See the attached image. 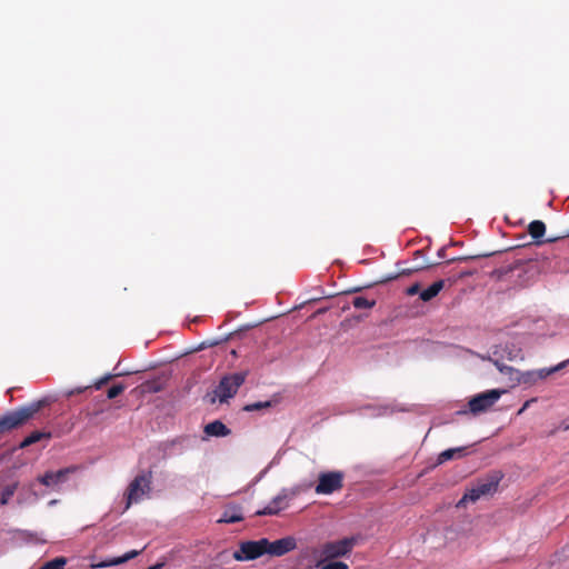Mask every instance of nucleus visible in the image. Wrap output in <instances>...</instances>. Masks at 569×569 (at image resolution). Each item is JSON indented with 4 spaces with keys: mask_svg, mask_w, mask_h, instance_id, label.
<instances>
[{
    "mask_svg": "<svg viewBox=\"0 0 569 569\" xmlns=\"http://www.w3.org/2000/svg\"><path fill=\"white\" fill-rule=\"evenodd\" d=\"M465 450H466L465 447L447 449L438 456V463H443V462L451 460L456 457H462L465 453Z\"/></svg>",
    "mask_w": 569,
    "mask_h": 569,
    "instance_id": "nucleus-17",
    "label": "nucleus"
},
{
    "mask_svg": "<svg viewBox=\"0 0 569 569\" xmlns=\"http://www.w3.org/2000/svg\"><path fill=\"white\" fill-rule=\"evenodd\" d=\"M46 405V400H39L28 406L20 407L0 417V433L17 429L34 417Z\"/></svg>",
    "mask_w": 569,
    "mask_h": 569,
    "instance_id": "nucleus-1",
    "label": "nucleus"
},
{
    "mask_svg": "<svg viewBox=\"0 0 569 569\" xmlns=\"http://www.w3.org/2000/svg\"><path fill=\"white\" fill-rule=\"evenodd\" d=\"M565 430H568L569 429V425L565 426L563 427Z\"/></svg>",
    "mask_w": 569,
    "mask_h": 569,
    "instance_id": "nucleus-35",
    "label": "nucleus"
},
{
    "mask_svg": "<svg viewBox=\"0 0 569 569\" xmlns=\"http://www.w3.org/2000/svg\"><path fill=\"white\" fill-rule=\"evenodd\" d=\"M143 551V549L141 550H131L127 553H124L122 557H118V558H113L109 561H107L106 563H102V565H99V567H107V566H117V565H121L123 562H127L133 558H136L137 556H139L141 552Z\"/></svg>",
    "mask_w": 569,
    "mask_h": 569,
    "instance_id": "nucleus-18",
    "label": "nucleus"
},
{
    "mask_svg": "<svg viewBox=\"0 0 569 569\" xmlns=\"http://www.w3.org/2000/svg\"><path fill=\"white\" fill-rule=\"evenodd\" d=\"M356 543L357 539L355 537H347L338 541L323 543L318 551H315V555H318L319 558L317 567H320L325 561L347 556L351 552Z\"/></svg>",
    "mask_w": 569,
    "mask_h": 569,
    "instance_id": "nucleus-4",
    "label": "nucleus"
},
{
    "mask_svg": "<svg viewBox=\"0 0 569 569\" xmlns=\"http://www.w3.org/2000/svg\"><path fill=\"white\" fill-rule=\"evenodd\" d=\"M189 441V437H177L170 441H167L163 443V449L166 452H171L174 447H180L181 449L184 448L186 443Z\"/></svg>",
    "mask_w": 569,
    "mask_h": 569,
    "instance_id": "nucleus-20",
    "label": "nucleus"
},
{
    "mask_svg": "<svg viewBox=\"0 0 569 569\" xmlns=\"http://www.w3.org/2000/svg\"><path fill=\"white\" fill-rule=\"evenodd\" d=\"M495 366L498 368V370L501 373H510L513 370L511 367L506 366V365L499 362L498 360H495Z\"/></svg>",
    "mask_w": 569,
    "mask_h": 569,
    "instance_id": "nucleus-29",
    "label": "nucleus"
},
{
    "mask_svg": "<svg viewBox=\"0 0 569 569\" xmlns=\"http://www.w3.org/2000/svg\"><path fill=\"white\" fill-rule=\"evenodd\" d=\"M17 488H18V483L8 485L3 488L2 492H1V498H0L1 506H4L9 502L11 497L14 495Z\"/></svg>",
    "mask_w": 569,
    "mask_h": 569,
    "instance_id": "nucleus-22",
    "label": "nucleus"
},
{
    "mask_svg": "<svg viewBox=\"0 0 569 569\" xmlns=\"http://www.w3.org/2000/svg\"><path fill=\"white\" fill-rule=\"evenodd\" d=\"M495 366L498 368V370L501 373H510L513 370L511 367L506 366V365L499 362L498 360H495Z\"/></svg>",
    "mask_w": 569,
    "mask_h": 569,
    "instance_id": "nucleus-30",
    "label": "nucleus"
},
{
    "mask_svg": "<svg viewBox=\"0 0 569 569\" xmlns=\"http://www.w3.org/2000/svg\"><path fill=\"white\" fill-rule=\"evenodd\" d=\"M88 388H89V387H83V388H78V389H76V390H71V391H69V392H68V396H73V395H76V393H81V392H83L84 390H87Z\"/></svg>",
    "mask_w": 569,
    "mask_h": 569,
    "instance_id": "nucleus-33",
    "label": "nucleus"
},
{
    "mask_svg": "<svg viewBox=\"0 0 569 569\" xmlns=\"http://www.w3.org/2000/svg\"><path fill=\"white\" fill-rule=\"evenodd\" d=\"M445 283H446V281L442 279L435 281L427 289H425L420 292V300L423 302L431 301L445 288Z\"/></svg>",
    "mask_w": 569,
    "mask_h": 569,
    "instance_id": "nucleus-15",
    "label": "nucleus"
},
{
    "mask_svg": "<svg viewBox=\"0 0 569 569\" xmlns=\"http://www.w3.org/2000/svg\"><path fill=\"white\" fill-rule=\"evenodd\" d=\"M116 376L117 375L107 373L103 377H101L98 381H96L92 387L96 390H99L102 388L103 385L108 383Z\"/></svg>",
    "mask_w": 569,
    "mask_h": 569,
    "instance_id": "nucleus-26",
    "label": "nucleus"
},
{
    "mask_svg": "<svg viewBox=\"0 0 569 569\" xmlns=\"http://www.w3.org/2000/svg\"><path fill=\"white\" fill-rule=\"evenodd\" d=\"M535 399L527 400L523 406L519 409L518 415H521L527 408H529L530 403L533 402Z\"/></svg>",
    "mask_w": 569,
    "mask_h": 569,
    "instance_id": "nucleus-31",
    "label": "nucleus"
},
{
    "mask_svg": "<svg viewBox=\"0 0 569 569\" xmlns=\"http://www.w3.org/2000/svg\"><path fill=\"white\" fill-rule=\"evenodd\" d=\"M469 257H456V258H451L447 261V263H452V262H456V261H466L468 260Z\"/></svg>",
    "mask_w": 569,
    "mask_h": 569,
    "instance_id": "nucleus-32",
    "label": "nucleus"
},
{
    "mask_svg": "<svg viewBox=\"0 0 569 569\" xmlns=\"http://www.w3.org/2000/svg\"><path fill=\"white\" fill-rule=\"evenodd\" d=\"M243 520L242 508L239 505L230 503L226 506L221 518L218 520L219 523H236Z\"/></svg>",
    "mask_w": 569,
    "mask_h": 569,
    "instance_id": "nucleus-12",
    "label": "nucleus"
},
{
    "mask_svg": "<svg viewBox=\"0 0 569 569\" xmlns=\"http://www.w3.org/2000/svg\"><path fill=\"white\" fill-rule=\"evenodd\" d=\"M437 254L440 259L446 258V247L440 248Z\"/></svg>",
    "mask_w": 569,
    "mask_h": 569,
    "instance_id": "nucleus-34",
    "label": "nucleus"
},
{
    "mask_svg": "<svg viewBox=\"0 0 569 569\" xmlns=\"http://www.w3.org/2000/svg\"><path fill=\"white\" fill-rule=\"evenodd\" d=\"M529 234L535 239L539 240L543 237L546 232V224L541 220H533L528 226ZM538 244L542 243L541 241H537Z\"/></svg>",
    "mask_w": 569,
    "mask_h": 569,
    "instance_id": "nucleus-16",
    "label": "nucleus"
},
{
    "mask_svg": "<svg viewBox=\"0 0 569 569\" xmlns=\"http://www.w3.org/2000/svg\"><path fill=\"white\" fill-rule=\"evenodd\" d=\"M126 389V386L122 383L113 385L111 388H109L107 392L108 399H114L119 395H121Z\"/></svg>",
    "mask_w": 569,
    "mask_h": 569,
    "instance_id": "nucleus-25",
    "label": "nucleus"
},
{
    "mask_svg": "<svg viewBox=\"0 0 569 569\" xmlns=\"http://www.w3.org/2000/svg\"><path fill=\"white\" fill-rule=\"evenodd\" d=\"M66 563L64 557H58L42 565L40 569H64Z\"/></svg>",
    "mask_w": 569,
    "mask_h": 569,
    "instance_id": "nucleus-23",
    "label": "nucleus"
},
{
    "mask_svg": "<svg viewBox=\"0 0 569 569\" xmlns=\"http://www.w3.org/2000/svg\"><path fill=\"white\" fill-rule=\"evenodd\" d=\"M421 286L419 282H415L412 283L411 286H409L407 289H406V293L408 296H416V295H419L420 296V292H421Z\"/></svg>",
    "mask_w": 569,
    "mask_h": 569,
    "instance_id": "nucleus-27",
    "label": "nucleus"
},
{
    "mask_svg": "<svg viewBox=\"0 0 569 569\" xmlns=\"http://www.w3.org/2000/svg\"><path fill=\"white\" fill-rule=\"evenodd\" d=\"M152 471L142 472L137 475L129 483L126 492L124 511L128 510L133 503H139L144 497L151 492Z\"/></svg>",
    "mask_w": 569,
    "mask_h": 569,
    "instance_id": "nucleus-3",
    "label": "nucleus"
},
{
    "mask_svg": "<svg viewBox=\"0 0 569 569\" xmlns=\"http://www.w3.org/2000/svg\"><path fill=\"white\" fill-rule=\"evenodd\" d=\"M266 548L268 549V555L281 557L295 550L297 548V541L296 538L291 536L278 539L276 541H269L267 539Z\"/></svg>",
    "mask_w": 569,
    "mask_h": 569,
    "instance_id": "nucleus-10",
    "label": "nucleus"
},
{
    "mask_svg": "<svg viewBox=\"0 0 569 569\" xmlns=\"http://www.w3.org/2000/svg\"><path fill=\"white\" fill-rule=\"evenodd\" d=\"M567 237H569V232L567 233Z\"/></svg>",
    "mask_w": 569,
    "mask_h": 569,
    "instance_id": "nucleus-36",
    "label": "nucleus"
},
{
    "mask_svg": "<svg viewBox=\"0 0 569 569\" xmlns=\"http://www.w3.org/2000/svg\"><path fill=\"white\" fill-rule=\"evenodd\" d=\"M295 491L282 489L263 509L256 511V516H273L288 507V502L293 498Z\"/></svg>",
    "mask_w": 569,
    "mask_h": 569,
    "instance_id": "nucleus-9",
    "label": "nucleus"
},
{
    "mask_svg": "<svg viewBox=\"0 0 569 569\" xmlns=\"http://www.w3.org/2000/svg\"><path fill=\"white\" fill-rule=\"evenodd\" d=\"M51 435L49 432H42V431H33L28 437L23 439V441L20 443V448H27L41 439L46 438L49 439Z\"/></svg>",
    "mask_w": 569,
    "mask_h": 569,
    "instance_id": "nucleus-19",
    "label": "nucleus"
},
{
    "mask_svg": "<svg viewBox=\"0 0 569 569\" xmlns=\"http://www.w3.org/2000/svg\"><path fill=\"white\" fill-rule=\"evenodd\" d=\"M321 569H348V565L341 561H336L322 566Z\"/></svg>",
    "mask_w": 569,
    "mask_h": 569,
    "instance_id": "nucleus-28",
    "label": "nucleus"
},
{
    "mask_svg": "<svg viewBox=\"0 0 569 569\" xmlns=\"http://www.w3.org/2000/svg\"><path fill=\"white\" fill-rule=\"evenodd\" d=\"M267 538L260 540H250L240 543L237 551L233 552L232 557L237 561L254 560L267 553Z\"/></svg>",
    "mask_w": 569,
    "mask_h": 569,
    "instance_id": "nucleus-8",
    "label": "nucleus"
},
{
    "mask_svg": "<svg viewBox=\"0 0 569 569\" xmlns=\"http://www.w3.org/2000/svg\"><path fill=\"white\" fill-rule=\"evenodd\" d=\"M352 305L356 309H371L376 306V300H369L366 297H355Z\"/></svg>",
    "mask_w": 569,
    "mask_h": 569,
    "instance_id": "nucleus-21",
    "label": "nucleus"
},
{
    "mask_svg": "<svg viewBox=\"0 0 569 569\" xmlns=\"http://www.w3.org/2000/svg\"><path fill=\"white\" fill-rule=\"evenodd\" d=\"M506 392V390L491 389L481 393H478L471 398L468 402V407L471 413L478 415L490 409Z\"/></svg>",
    "mask_w": 569,
    "mask_h": 569,
    "instance_id": "nucleus-7",
    "label": "nucleus"
},
{
    "mask_svg": "<svg viewBox=\"0 0 569 569\" xmlns=\"http://www.w3.org/2000/svg\"><path fill=\"white\" fill-rule=\"evenodd\" d=\"M204 433L210 437H227L231 430L220 420H214L204 427Z\"/></svg>",
    "mask_w": 569,
    "mask_h": 569,
    "instance_id": "nucleus-14",
    "label": "nucleus"
},
{
    "mask_svg": "<svg viewBox=\"0 0 569 569\" xmlns=\"http://www.w3.org/2000/svg\"><path fill=\"white\" fill-rule=\"evenodd\" d=\"M566 366V362H561L559 365H557L556 367H552L550 369H541L537 372H527V373H523L522 375V378L519 379V381H522V382H530V381H535L536 379H545L547 378L548 376H550L551 373L560 370L561 368H563Z\"/></svg>",
    "mask_w": 569,
    "mask_h": 569,
    "instance_id": "nucleus-13",
    "label": "nucleus"
},
{
    "mask_svg": "<svg viewBox=\"0 0 569 569\" xmlns=\"http://www.w3.org/2000/svg\"><path fill=\"white\" fill-rule=\"evenodd\" d=\"M500 480L501 477L496 475L479 480L475 486L466 491L462 498L458 501L457 507H465L468 502H476L481 497L493 495L498 489Z\"/></svg>",
    "mask_w": 569,
    "mask_h": 569,
    "instance_id": "nucleus-5",
    "label": "nucleus"
},
{
    "mask_svg": "<svg viewBox=\"0 0 569 569\" xmlns=\"http://www.w3.org/2000/svg\"><path fill=\"white\" fill-rule=\"evenodd\" d=\"M77 467H67L58 471H47L44 475L39 477V482L46 487H56L67 480L70 473H73Z\"/></svg>",
    "mask_w": 569,
    "mask_h": 569,
    "instance_id": "nucleus-11",
    "label": "nucleus"
},
{
    "mask_svg": "<svg viewBox=\"0 0 569 569\" xmlns=\"http://www.w3.org/2000/svg\"><path fill=\"white\" fill-rule=\"evenodd\" d=\"M247 377L248 371H239L224 375L212 391L210 402L214 403L216 400H219L220 403L228 402L237 395L239 388L244 383Z\"/></svg>",
    "mask_w": 569,
    "mask_h": 569,
    "instance_id": "nucleus-2",
    "label": "nucleus"
},
{
    "mask_svg": "<svg viewBox=\"0 0 569 569\" xmlns=\"http://www.w3.org/2000/svg\"><path fill=\"white\" fill-rule=\"evenodd\" d=\"M343 479L345 473L342 471L320 472L315 491L317 495H331L342 489Z\"/></svg>",
    "mask_w": 569,
    "mask_h": 569,
    "instance_id": "nucleus-6",
    "label": "nucleus"
},
{
    "mask_svg": "<svg viewBox=\"0 0 569 569\" xmlns=\"http://www.w3.org/2000/svg\"><path fill=\"white\" fill-rule=\"evenodd\" d=\"M269 407H271L270 401H258V402L246 405L243 407V410L251 412V411H256V410H260V409H264V408H269Z\"/></svg>",
    "mask_w": 569,
    "mask_h": 569,
    "instance_id": "nucleus-24",
    "label": "nucleus"
}]
</instances>
